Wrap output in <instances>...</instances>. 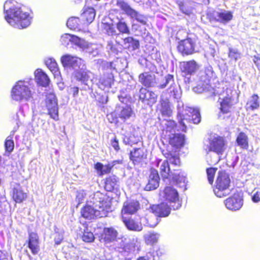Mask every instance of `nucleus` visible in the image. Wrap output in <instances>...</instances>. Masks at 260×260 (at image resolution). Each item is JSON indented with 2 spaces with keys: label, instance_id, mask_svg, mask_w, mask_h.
Instances as JSON below:
<instances>
[{
  "label": "nucleus",
  "instance_id": "nucleus-5",
  "mask_svg": "<svg viewBox=\"0 0 260 260\" xmlns=\"http://www.w3.org/2000/svg\"><path fill=\"white\" fill-rule=\"evenodd\" d=\"M230 183L229 175L225 172H219L216 181V186L214 189L215 194L219 198L228 195L230 192L229 188Z\"/></svg>",
  "mask_w": 260,
  "mask_h": 260
},
{
  "label": "nucleus",
  "instance_id": "nucleus-13",
  "mask_svg": "<svg viewBox=\"0 0 260 260\" xmlns=\"http://www.w3.org/2000/svg\"><path fill=\"white\" fill-rule=\"evenodd\" d=\"M226 207L232 211L239 210L243 206V199L239 193H235L224 201Z\"/></svg>",
  "mask_w": 260,
  "mask_h": 260
},
{
  "label": "nucleus",
  "instance_id": "nucleus-62",
  "mask_svg": "<svg viewBox=\"0 0 260 260\" xmlns=\"http://www.w3.org/2000/svg\"><path fill=\"white\" fill-rule=\"evenodd\" d=\"M209 151H212L217 154H221L223 151V147H209Z\"/></svg>",
  "mask_w": 260,
  "mask_h": 260
},
{
  "label": "nucleus",
  "instance_id": "nucleus-25",
  "mask_svg": "<svg viewBox=\"0 0 260 260\" xmlns=\"http://www.w3.org/2000/svg\"><path fill=\"white\" fill-rule=\"evenodd\" d=\"M117 236V231L113 227L105 228L102 235V239L107 243L114 241Z\"/></svg>",
  "mask_w": 260,
  "mask_h": 260
},
{
  "label": "nucleus",
  "instance_id": "nucleus-53",
  "mask_svg": "<svg viewBox=\"0 0 260 260\" xmlns=\"http://www.w3.org/2000/svg\"><path fill=\"white\" fill-rule=\"evenodd\" d=\"M178 122L180 125H181L182 127V131L183 132H186L187 129V126L185 124L184 122V120H185V116L184 114H182L181 113H179L178 114Z\"/></svg>",
  "mask_w": 260,
  "mask_h": 260
},
{
  "label": "nucleus",
  "instance_id": "nucleus-42",
  "mask_svg": "<svg viewBox=\"0 0 260 260\" xmlns=\"http://www.w3.org/2000/svg\"><path fill=\"white\" fill-rule=\"evenodd\" d=\"M236 142L240 146H248V138L247 135L244 132H240L237 136Z\"/></svg>",
  "mask_w": 260,
  "mask_h": 260
},
{
  "label": "nucleus",
  "instance_id": "nucleus-14",
  "mask_svg": "<svg viewBox=\"0 0 260 260\" xmlns=\"http://www.w3.org/2000/svg\"><path fill=\"white\" fill-rule=\"evenodd\" d=\"M219 112L218 117L222 115L227 114L231 112V109L234 105V98L231 94H227L223 97L219 103Z\"/></svg>",
  "mask_w": 260,
  "mask_h": 260
},
{
  "label": "nucleus",
  "instance_id": "nucleus-46",
  "mask_svg": "<svg viewBox=\"0 0 260 260\" xmlns=\"http://www.w3.org/2000/svg\"><path fill=\"white\" fill-rule=\"evenodd\" d=\"M86 196L87 193L85 190H81L77 192L76 201L78 202L77 206L83 202Z\"/></svg>",
  "mask_w": 260,
  "mask_h": 260
},
{
  "label": "nucleus",
  "instance_id": "nucleus-59",
  "mask_svg": "<svg viewBox=\"0 0 260 260\" xmlns=\"http://www.w3.org/2000/svg\"><path fill=\"white\" fill-rule=\"evenodd\" d=\"M251 200L254 203H258L260 201V191L253 192L251 194Z\"/></svg>",
  "mask_w": 260,
  "mask_h": 260
},
{
  "label": "nucleus",
  "instance_id": "nucleus-12",
  "mask_svg": "<svg viewBox=\"0 0 260 260\" xmlns=\"http://www.w3.org/2000/svg\"><path fill=\"white\" fill-rule=\"evenodd\" d=\"M139 98L143 103L152 106L156 102L157 95L153 91L141 87L139 90Z\"/></svg>",
  "mask_w": 260,
  "mask_h": 260
},
{
  "label": "nucleus",
  "instance_id": "nucleus-21",
  "mask_svg": "<svg viewBox=\"0 0 260 260\" xmlns=\"http://www.w3.org/2000/svg\"><path fill=\"white\" fill-rule=\"evenodd\" d=\"M139 82L145 87L150 88L155 83V76L149 72H144L139 75Z\"/></svg>",
  "mask_w": 260,
  "mask_h": 260
},
{
  "label": "nucleus",
  "instance_id": "nucleus-43",
  "mask_svg": "<svg viewBox=\"0 0 260 260\" xmlns=\"http://www.w3.org/2000/svg\"><path fill=\"white\" fill-rule=\"evenodd\" d=\"M103 28L105 33L109 36H113L117 35L115 25L113 23H103Z\"/></svg>",
  "mask_w": 260,
  "mask_h": 260
},
{
  "label": "nucleus",
  "instance_id": "nucleus-49",
  "mask_svg": "<svg viewBox=\"0 0 260 260\" xmlns=\"http://www.w3.org/2000/svg\"><path fill=\"white\" fill-rule=\"evenodd\" d=\"M213 71L209 69H206L204 71V75L202 76L204 81H209L212 78Z\"/></svg>",
  "mask_w": 260,
  "mask_h": 260
},
{
  "label": "nucleus",
  "instance_id": "nucleus-4",
  "mask_svg": "<svg viewBox=\"0 0 260 260\" xmlns=\"http://www.w3.org/2000/svg\"><path fill=\"white\" fill-rule=\"evenodd\" d=\"M11 96L17 101H28L32 98V92L26 82L19 80L12 87Z\"/></svg>",
  "mask_w": 260,
  "mask_h": 260
},
{
  "label": "nucleus",
  "instance_id": "nucleus-60",
  "mask_svg": "<svg viewBox=\"0 0 260 260\" xmlns=\"http://www.w3.org/2000/svg\"><path fill=\"white\" fill-rule=\"evenodd\" d=\"M5 146H14L12 136H9L5 142Z\"/></svg>",
  "mask_w": 260,
  "mask_h": 260
},
{
  "label": "nucleus",
  "instance_id": "nucleus-32",
  "mask_svg": "<svg viewBox=\"0 0 260 260\" xmlns=\"http://www.w3.org/2000/svg\"><path fill=\"white\" fill-rule=\"evenodd\" d=\"M259 107V96L257 94H253L246 104L247 110L254 111Z\"/></svg>",
  "mask_w": 260,
  "mask_h": 260
},
{
  "label": "nucleus",
  "instance_id": "nucleus-24",
  "mask_svg": "<svg viewBox=\"0 0 260 260\" xmlns=\"http://www.w3.org/2000/svg\"><path fill=\"white\" fill-rule=\"evenodd\" d=\"M146 156V151L145 147H138L131 151L130 158L134 164H137Z\"/></svg>",
  "mask_w": 260,
  "mask_h": 260
},
{
  "label": "nucleus",
  "instance_id": "nucleus-19",
  "mask_svg": "<svg viewBox=\"0 0 260 260\" xmlns=\"http://www.w3.org/2000/svg\"><path fill=\"white\" fill-rule=\"evenodd\" d=\"M28 247L34 254H36L40 250L39 239L38 234L34 232H29Z\"/></svg>",
  "mask_w": 260,
  "mask_h": 260
},
{
  "label": "nucleus",
  "instance_id": "nucleus-61",
  "mask_svg": "<svg viewBox=\"0 0 260 260\" xmlns=\"http://www.w3.org/2000/svg\"><path fill=\"white\" fill-rule=\"evenodd\" d=\"M219 94V93L218 92L216 91L214 88H212L211 91L208 92L207 94V98H214L216 95Z\"/></svg>",
  "mask_w": 260,
  "mask_h": 260
},
{
  "label": "nucleus",
  "instance_id": "nucleus-15",
  "mask_svg": "<svg viewBox=\"0 0 260 260\" xmlns=\"http://www.w3.org/2000/svg\"><path fill=\"white\" fill-rule=\"evenodd\" d=\"M140 208V204L137 201L129 200L125 201L121 210L122 217L125 214H135Z\"/></svg>",
  "mask_w": 260,
  "mask_h": 260
},
{
  "label": "nucleus",
  "instance_id": "nucleus-18",
  "mask_svg": "<svg viewBox=\"0 0 260 260\" xmlns=\"http://www.w3.org/2000/svg\"><path fill=\"white\" fill-rule=\"evenodd\" d=\"M198 65L194 60L183 61L182 63L181 71L184 76H190L196 72Z\"/></svg>",
  "mask_w": 260,
  "mask_h": 260
},
{
  "label": "nucleus",
  "instance_id": "nucleus-26",
  "mask_svg": "<svg viewBox=\"0 0 260 260\" xmlns=\"http://www.w3.org/2000/svg\"><path fill=\"white\" fill-rule=\"evenodd\" d=\"M114 81V77L112 73L104 74L99 80L98 85L100 88L104 89L111 87Z\"/></svg>",
  "mask_w": 260,
  "mask_h": 260
},
{
  "label": "nucleus",
  "instance_id": "nucleus-2",
  "mask_svg": "<svg viewBox=\"0 0 260 260\" xmlns=\"http://www.w3.org/2000/svg\"><path fill=\"white\" fill-rule=\"evenodd\" d=\"M12 0H7L4 5L5 19L11 25L23 29L28 26L31 22V17L28 12L21 8L11 6Z\"/></svg>",
  "mask_w": 260,
  "mask_h": 260
},
{
  "label": "nucleus",
  "instance_id": "nucleus-22",
  "mask_svg": "<svg viewBox=\"0 0 260 260\" xmlns=\"http://www.w3.org/2000/svg\"><path fill=\"white\" fill-rule=\"evenodd\" d=\"M151 210L157 216L167 217L170 214L171 209L167 204L162 203L159 205H153Z\"/></svg>",
  "mask_w": 260,
  "mask_h": 260
},
{
  "label": "nucleus",
  "instance_id": "nucleus-11",
  "mask_svg": "<svg viewBox=\"0 0 260 260\" xmlns=\"http://www.w3.org/2000/svg\"><path fill=\"white\" fill-rule=\"evenodd\" d=\"M180 147H161V151L162 154L170 162L175 165H180L179 153Z\"/></svg>",
  "mask_w": 260,
  "mask_h": 260
},
{
  "label": "nucleus",
  "instance_id": "nucleus-28",
  "mask_svg": "<svg viewBox=\"0 0 260 260\" xmlns=\"http://www.w3.org/2000/svg\"><path fill=\"white\" fill-rule=\"evenodd\" d=\"M157 166L159 167L160 173L164 179H168L169 177H171L173 173L170 172L168 161L159 160L157 162Z\"/></svg>",
  "mask_w": 260,
  "mask_h": 260
},
{
  "label": "nucleus",
  "instance_id": "nucleus-29",
  "mask_svg": "<svg viewBox=\"0 0 260 260\" xmlns=\"http://www.w3.org/2000/svg\"><path fill=\"white\" fill-rule=\"evenodd\" d=\"M122 219L125 225L129 230L138 232L142 230L143 227L140 222L136 221L133 219H127L124 216L122 217Z\"/></svg>",
  "mask_w": 260,
  "mask_h": 260
},
{
  "label": "nucleus",
  "instance_id": "nucleus-40",
  "mask_svg": "<svg viewBox=\"0 0 260 260\" xmlns=\"http://www.w3.org/2000/svg\"><path fill=\"white\" fill-rule=\"evenodd\" d=\"M45 64L53 74H57L59 73L58 64L54 59L52 58H47L45 60Z\"/></svg>",
  "mask_w": 260,
  "mask_h": 260
},
{
  "label": "nucleus",
  "instance_id": "nucleus-3",
  "mask_svg": "<svg viewBox=\"0 0 260 260\" xmlns=\"http://www.w3.org/2000/svg\"><path fill=\"white\" fill-rule=\"evenodd\" d=\"M177 127V123L175 121L169 120L166 124V127L163 129L161 135V139L163 143L166 141L172 146H183L185 144V138L184 135L181 134H174L172 136L168 134L169 132L172 131H175ZM165 145V144H164Z\"/></svg>",
  "mask_w": 260,
  "mask_h": 260
},
{
  "label": "nucleus",
  "instance_id": "nucleus-48",
  "mask_svg": "<svg viewBox=\"0 0 260 260\" xmlns=\"http://www.w3.org/2000/svg\"><path fill=\"white\" fill-rule=\"evenodd\" d=\"M82 238L86 242H91L93 241L94 237L92 233L87 230L84 231Z\"/></svg>",
  "mask_w": 260,
  "mask_h": 260
},
{
  "label": "nucleus",
  "instance_id": "nucleus-63",
  "mask_svg": "<svg viewBox=\"0 0 260 260\" xmlns=\"http://www.w3.org/2000/svg\"><path fill=\"white\" fill-rule=\"evenodd\" d=\"M253 60L257 69L260 72V57L256 56H254Z\"/></svg>",
  "mask_w": 260,
  "mask_h": 260
},
{
  "label": "nucleus",
  "instance_id": "nucleus-50",
  "mask_svg": "<svg viewBox=\"0 0 260 260\" xmlns=\"http://www.w3.org/2000/svg\"><path fill=\"white\" fill-rule=\"evenodd\" d=\"M240 53L236 50L230 49L229 52V57L232 60L236 61L240 58Z\"/></svg>",
  "mask_w": 260,
  "mask_h": 260
},
{
  "label": "nucleus",
  "instance_id": "nucleus-6",
  "mask_svg": "<svg viewBox=\"0 0 260 260\" xmlns=\"http://www.w3.org/2000/svg\"><path fill=\"white\" fill-rule=\"evenodd\" d=\"M118 113L113 111L107 114V117L109 122L117 124L118 123V118H120L123 122L129 119L134 115V112L129 105L124 107H119Z\"/></svg>",
  "mask_w": 260,
  "mask_h": 260
},
{
  "label": "nucleus",
  "instance_id": "nucleus-39",
  "mask_svg": "<svg viewBox=\"0 0 260 260\" xmlns=\"http://www.w3.org/2000/svg\"><path fill=\"white\" fill-rule=\"evenodd\" d=\"M113 166V165L110 164L104 166L100 162H97L94 165V168L100 175H103L109 173Z\"/></svg>",
  "mask_w": 260,
  "mask_h": 260
},
{
  "label": "nucleus",
  "instance_id": "nucleus-8",
  "mask_svg": "<svg viewBox=\"0 0 260 260\" xmlns=\"http://www.w3.org/2000/svg\"><path fill=\"white\" fill-rule=\"evenodd\" d=\"M46 107L47 109V114L50 117L54 120L59 119L58 107L57 100L55 94L50 92L47 93L45 100Z\"/></svg>",
  "mask_w": 260,
  "mask_h": 260
},
{
  "label": "nucleus",
  "instance_id": "nucleus-54",
  "mask_svg": "<svg viewBox=\"0 0 260 260\" xmlns=\"http://www.w3.org/2000/svg\"><path fill=\"white\" fill-rule=\"evenodd\" d=\"M178 122L180 125H181L182 127V131L183 132H186L187 129V126L185 124L184 122V120H185V116L184 114H182L181 113H179L178 114Z\"/></svg>",
  "mask_w": 260,
  "mask_h": 260
},
{
  "label": "nucleus",
  "instance_id": "nucleus-57",
  "mask_svg": "<svg viewBox=\"0 0 260 260\" xmlns=\"http://www.w3.org/2000/svg\"><path fill=\"white\" fill-rule=\"evenodd\" d=\"M178 5L180 10L183 13L186 15H189L191 13V10L186 7L185 4L183 2H180Z\"/></svg>",
  "mask_w": 260,
  "mask_h": 260
},
{
  "label": "nucleus",
  "instance_id": "nucleus-47",
  "mask_svg": "<svg viewBox=\"0 0 260 260\" xmlns=\"http://www.w3.org/2000/svg\"><path fill=\"white\" fill-rule=\"evenodd\" d=\"M117 182V179L115 177H109L106 181V187L109 190L113 189Z\"/></svg>",
  "mask_w": 260,
  "mask_h": 260
},
{
  "label": "nucleus",
  "instance_id": "nucleus-35",
  "mask_svg": "<svg viewBox=\"0 0 260 260\" xmlns=\"http://www.w3.org/2000/svg\"><path fill=\"white\" fill-rule=\"evenodd\" d=\"M61 39L62 42L66 43L67 41H69L78 46H81L83 45V40L82 39L76 36L69 34H65L62 36Z\"/></svg>",
  "mask_w": 260,
  "mask_h": 260
},
{
  "label": "nucleus",
  "instance_id": "nucleus-10",
  "mask_svg": "<svg viewBox=\"0 0 260 260\" xmlns=\"http://www.w3.org/2000/svg\"><path fill=\"white\" fill-rule=\"evenodd\" d=\"M196 44L190 38H187L178 42L177 49L182 56H188L196 52Z\"/></svg>",
  "mask_w": 260,
  "mask_h": 260
},
{
  "label": "nucleus",
  "instance_id": "nucleus-9",
  "mask_svg": "<svg viewBox=\"0 0 260 260\" xmlns=\"http://www.w3.org/2000/svg\"><path fill=\"white\" fill-rule=\"evenodd\" d=\"M207 18L210 22H220L226 24L233 18V13L230 11L221 10L207 13Z\"/></svg>",
  "mask_w": 260,
  "mask_h": 260
},
{
  "label": "nucleus",
  "instance_id": "nucleus-27",
  "mask_svg": "<svg viewBox=\"0 0 260 260\" xmlns=\"http://www.w3.org/2000/svg\"><path fill=\"white\" fill-rule=\"evenodd\" d=\"M35 80L38 84L47 87L49 85L50 80L47 75L42 70L38 69L35 72Z\"/></svg>",
  "mask_w": 260,
  "mask_h": 260
},
{
  "label": "nucleus",
  "instance_id": "nucleus-34",
  "mask_svg": "<svg viewBox=\"0 0 260 260\" xmlns=\"http://www.w3.org/2000/svg\"><path fill=\"white\" fill-rule=\"evenodd\" d=\"M60 60L64 67H73L77 63V58L69 54L62 56Z\"/></svg>",
  "mask_w": 260,
  "mask_h": 260
},
{
  "label": "nucleus",
  "instance_id": "nucleus-7",
  "mask_svg": "<svg viewBox=\"0 0 260 260\" xmlns=\"http://www.w3.org/2000/svg\"><path fill=\"white\" fill-rule=\"evenodd\" d=\"M116 5L127 16L132 18H135L137 21L143 25H147V18L133 9L124 1L117 0Z\"/></svg>",
  "mask_w": 260,
  "mask_h": 260
},
{
  "label": "nucleus",
  "instance_id": "nucleus-44",
  "mask_svg": "<svg viewBox=\"0 0 260 260\" xmlns=\"http://www.w3.org/2000/svg\"><path fill=\"white\" fill-rule=\"evenodd\" d=\"M226 143L225 138L221 136H216L211 142V146H224Z\"/></svg>",
  "mask_w": 260,
  "mask_h": 260
},
{
  "label": "nucleus",
  "instance_id": "nucleus-17",
  "mask_svg": "<svg viewBox=\"0 0 260 260\" xmlns=\"http://www.w3.org/2000/svg\"><path fill=\"white\" fill-rule=\"evenodd\" d=\"M95 14V10L92 7L84 8L83 11L80 15L82 23L85 26H88L94 20Z\"/></svg>",
  "mask_w": 260,
  "mask_h": 260
},
{
  "label": "nucleus",
  "instance_id": "nucleus-1",
  "mask_svg": "<svg viewBox=\"0 0 260 260\" xmlns=\"http://www.w3.org/2000/svg\"><path fill=\"white\" fill-rule=\"evenodd\" d=\"M104 198V196L100 192L94 193L82 209V216L89 220L106 216L110 210V206Z\"/></svg>",
  "mask_w": 260,
  "mask_h": 260
},
{
  "label": "nucleus",
  "instance_id": "nucleus-51",
  "mask_svg": "<svg viewBox=\"0 0 260 260\" xmlns=\"http://www.w3.org/2000/svg\"><path fill=\"white\" fill-rule=\"evenodd\" d=\"M165 82L162 84H160L158 86V88L160 89H163V88H165L170 81H174V76H173V75H172L171 74L167 75L165 76Z\"/></svg>",
  "mask_w": 260,
  "mask_h": 260
},
{
  "label": "nucleus",
  "instance_id": "nucleus-56",
  "mask_svg": "<svg viewBox=\"0 0 260 260\" xmlns=\"http://www.w3.org/2000/svg\"><path fill=\"white\" fill-rule=\"evenodd\" d=\"M79 88L76 86L71 85L69 88V93L71 94L73 97H77L79 95Z\"/></svg>",
  "mask_w": 260,
  "mask_h": 260
},
{
  "label": "nucleus",
  "instance_id": "nucleus-38",
  "mask_svg": "<svg viewBox=\"0 0 260 260\" xmlns=\"http://www.w3.org/2000/svg\"><path fill=\"white\" fill-rule=\"evenodd\" d=\"M159 235L154 232H148L144 235V239L147 245H152L157 242Z\"/></svg>",
  "mask_w": 260,
  "mask_h": 260
},
{
  "label": "nucleus",
  "instance_id": "nucleus-37",
  "mask_svg": "<svg viewBox=\"0 0 260 260\" xmlns=\"http://www.w3.org/2000/svg\"><path fill=\"white\" fill-rule=\"evenodd\" d=\"M140 243L137 238H133L131 242L127 243L124 247L125 251L129 253L134 252L136 250L139 251Z\"/></svg>",
  "mask_w": 260,
  "mask_h": 260
},
{
  "label": "nucleus",
  "instance_id": "nucleus-58",
  "mask_svg": "<svg viewBox=\"0 0 260 260\" xmlns=\"http://www.w3.org/2000/svg\"><path fill=\"white\" fill-rule=\"evenodd\" d=\"M178 5L180 10L183 13L186 15H189L191 13V10L186 7L185 4L183 2H180Z\"/></svg>",
  "mask_w": 260,
  "mask_h": 260
},
{
  "label": "nucleus",
  "instance_id": "nucleus-52",
  "mask_svg": "<svg viewBox=\"0 0 260 260\" xmlns=\"http://www.w3.org/2000/svg\"><path fill=\"white\" fill-rule=\"evenodd\" d=\"M216 172V170L213 168L207 169V174L208 181L210 184H212L214 180V176Z\"/></svg>",
  "mask_w": 260,
  "mask_h": 260
},
{
  "label": "nucleus",
  "instance_id": "nucleus-45",
  "mask_svg": "<svg viewBox=\"0 0 260 260\" xmlns=\"http://www.w3.org/2000/svg\"><path fill=\"white\" fill-rule=\"evenodd\" d=\"M75 77L79 81H86L88 80L89 76L87 74L82 71H78L76 72Z\"/></svg>",
  "mask_w": 260,
  "mask_h": 260
},
{
  "label": "nucleus",
  "instance_id": "nucleus-20",
  "mask_svg": "<svg viewBox=\"0 0 260 260\" xmlns=\"http://www.w3.org/2000/svg\"><path fill=\"white\" fill-rule=\"evenodd\" d=\"M159 177L155 170H152L149 176L148 182L145 186V190H151L157 188L159 186Z\"/></svg>",
  "mask_w": 260,
  "mask_h": 260
},
{
  "label": "nucleus",
  "instance_id": "nucleus-16",
  "mask_svg": "<svg viewBox=\"0 0 260 260\" xmlns=\"http://www.w3.org/2000/svg\"><path fill=\"white\" fill-rule=\"evenodd\" d=\"M184 115L185 116V120L188 122L198 124L201 121L200 113L197 109L188 107L185 109Z\"/></svg>",
  "mask_w": 260,
  "mask_h": 260
},
{
  "label": "nucleus",
  "instance_id": "nucleus-55",
  "mask_svg": "<svg viewBox=\"0 0 260 260\" xmlns=\"http://www.w3.org/2000/svg\"><path fill=\"white\" fill-rule=\"evenodd\" d=\"M63 239L62 233L56 232L54 234V242L56 245H59L61 243Z\"/></svg>",
  "mask_w": 260,
  "mask_h": 260
},
{
  "label": "nucleus",
  "instance_id": "nucleus-30",
  "mask_svg": "<svg viewBox=\"0 0 260 260\" xmlns=\"http://www.w3.org/2000/svg\"><path fill=\"white\" fill-rule=\"evenodd\" d=\"M67 26L72 30H80L81 27L85 25L82 23L81 18L71 17L67 20Z\"/></svg>",
  "mask_w": 260,
  "mask_h": 260
},
{
  "label": "nucleus",
  "instance_id": "nucleus-23",
  "mask_svg": "<svg viewBox=\"0 0 260 260\" xmlns=\"http://www.w3.org/2000/svg\"><path fill=\"white\" fill-rule=\"evenodd\" d=\"M163 198L169 202L176 203L178 201L179 195L178 191L172 186H167L163 191Z\"/></svg>",
  "mask_w": 260,
  "mask_h": 260
},
{
  "label": "nucleus",
  "instance_id": "nucleus-36",
  "mask_svg": "<svg viewBox=\"0 0 260 260\" xmlns=\"http://www.w3.org/2000/svg\"><path fill=\"white\" fill-rule=\"evenodd\" d=\"M26 198V193L21 190L19 185L14 188L13 192V198L17 203L22 202Z\"/></svg>",
  "mask_w": 260,
  "mask_h": 260
},
{
  "label": "nucleus",
  "instance_id": "nucleus-33",
  "mask_svg": "<svg viewBox=\"0 0 260 260\" xmlns=\"http://www.w3.org/2000/svg\"><path fill=\"white\" fill-rule=\"evenodd\" d=\"M160 112L162 116L170 117L172 115V110L171 109L170 102L168 100L161 99L160 100Z\"/></svg>",
  "mask_w": 260,
  "mask_h": 260
},
{
  "label": "nucleus",
  "instance_id": "nucleus-64",
  "mask_svg": "<svg viewBox=\"0 0 260 260\" xmlns=\"http://www.w3.org/2000/svg\"><path fill=\"white\" fill-rule=\"evenodd\" d=\"M131 47L133 50H136L139 48L140 43L137 40L134 39V41L132 42Z\"/></svg>",
  "mask_w": 260,
  "mask_h": 260
},
{
  "label": "nucleus",
  "instance_id": "nucleus-41",
  "mask_svg": "<svg viewBox=\"0 0 260 260\" xmlns=\"http://www.w3.org/2000/svg\"><path fill=\"white\" fill-rule=\"evenodd\" d=\"M117 19L118 20V21L116 23V27L119 32L122 34H129V27L126 22L122 21L123 18L119 19L117 17Z\"/></svg>",
  "mask_w": 260,
  "mask_h": 260
},
{
  "label": "nucleus",
  "instance_id": "nucleus-31",
  "mask_svg": "<svg viewBox=\"0 0 260 260\" xmlns=\"http://www.w3.org/2000/svg\"><path fill=\"white\" fill-rule=\"evenodd\" d=\"M171 178H172L173 182H175L180 187H184L186 186L187 179L184 172L174 173Z\"/></svg>",
  "mask_w": 260,
  "mask_h": 260
}]
</instances>
